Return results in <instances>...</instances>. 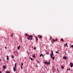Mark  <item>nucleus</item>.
I'll use <instances>...</instances> for the list:
<instances>
[{"label": "nucleus", "mask_w": 73, "mask_h": 73, "mask_svg": "<svg viewBox=\"0 0 73 73\" xmlns=\"http://www.w3.org/2000/svg\"><path fill=\"white\" fill-rule=\"evenodd\" d=\"M32 37H33V36L32 35L30 36H28L27 37V38L28 40H32L33 38H32Z\"/></svg>", "instance_id": "obj_1"}, {"label": "nucleus", "mask_w": 73, "mask_h": 73, "mask_svg": "<svg viewBox=\"0 0 73 73\" xmlns=\"http://www.w3.org/2000/svg\"><path fill=\"white\" fill-rule=\"evenodd\" d=\"M38 37H39L40 38H42V36L41 35H38Z\"/></svg>", "instance_id": "obj_2"}, {"label": "nucleus", "mask_w": 73, "mask_h": 73, "mask_svg": "<svg viewBox=\"0 0 73 73\" xmlns=\"http://www.w3.org/2000/svg\"><path fill=\"white\" fill-rule=\"evenodd\" d=\"M73 63H70V67H73Z\"/></svg>", "instance_id": "obj_3"}, {"label": "nucleus", "mask_w": 73, "mask_h": 73, "mask_svg": "<svg viewBox=\"0 0 73 73\" xmlns=\"http://www.w3.org/2000/svg\"><path fill=\"white\" fill-rule=\"evenodd\" d=\"M53 54H50L51 58H52V56H53Z\"/></svg>", "instance_id": "obj_4"}, {"label": "nucleus", "mask_w": 73, "mask_h": 73, "mask_svg": "<svg viewBox=\"0 0 73 73\" xmlns=\"http://www.w3.org/2000/svg\"><path fill=\"white\" fill-rule=\"evenodd\" d=\"M13 70L14 72H16V68L13 67Z\"/></svg>", "instance_id": "obj_5"}, {"label": "nucleus", "mask_w": 73, "mask_h": 73, "mask_svg": "<svg viewBox=\"0 0 73 73\" xmlns=\"http://www.w3.org/2000/svg\"><path fill=\"white\" fill-rule=\"evenodd\" d=\"M35 37L36 38V41L37 42V41H38V37L37 36H36Z\"/></svg>", "instance_id": "obj_6"}, {"label": "nucleus", "mask_w": 73, "mask_h": 73, "mask_svg": "<svg viewBox=\"0 0 73 73\" xmlns=\"http://www.w3.org/2000/svg\"><path fill=\"white\" fill-rule=\"evenodd\" d=\"M44 64H47V65H48V62H44Z\"/></svg>", "instance_id": "obj_7"}, {"label": "nucleus", "mask_w": 73, "mask_h": 73, "mask_svg": "<svg viewBox=\"0 0 73 73\" xmlns=\"http://www.w3.org/2000/svg\"><path fill=\"white\" fill-rule=\"evenodd\" d=\"M63 58L64 59H65V60H66V59H67V58H66V56H64V57H63Z\"/></svg>", "instance_id": "obj_8"}, {"label": "nucleus", "mask_w": 73, "mask_h": 73, "mask_svg": "<svg viewBox=\"0 0 73 73\" xmlns=\"http://www.w3.org/2000/svg\"><path fill=\"white\" fill-rule=\"evenodd\" d=\"M15 68H16V67H17V64L16 63H15Z\"/></svg>", "instance_id": "obj_9"}, {"label": "nucleus", "mask_w": 73, "mask_h": 73, "mask_svg": "<svg viewBox=\"0 0 73 73\" xmlns=\"http://www.w3.org/2000/svg\"><path fill=\"white\" fill-rule=\"evenodd\" d=\"M3 68H4V69H6V67H5V66H3Z\"/></svg>", "instance_id": "obj_10"}, {"label": "nucleus", "mask_w": 73, "mask_h": 73, "mask_svg": "<svg viewBox=\"0 0 73 73\" xmlns=\"http://www.w3.org/2000/svg\"><path fill=\"white\" fill-rule=\"evenodd\" d=\"M52 43H53L54 42V39H52Z\"/></svg>", "instance_id": "obj_11"}, {"label": "nucleus", "mask_w": 73, "mask_h": 73, "mask_svg": "<svg viewBox=\"0 0 73 73\" xmlns=\"http://www.w3.org/2000/svg\"><path fill=\"white\" fill-rule=\"evenodd\" d=\"M7 60H8V59H9V57L8 56H7Z\"/></svg>", "instance_id": "obj_12"}, {"label": "nucleus", "mask_w": 73, "mask_h": 73, "mask_svg": "<svg viewBox=\"0 0 73 73\" xmlns=\"http://www.w3.org/2000/svg\"><path fill=\"white\" fill-rule=\"evenodd\" d=\"M20 46H19L17 47V49H20Z\"/></svg>", "instance_id": "obj_13"}, {"label": "nucleus", "mask_w": 73, "mask_h": 73, "mask_svg": "<svg viewBox=\"0 0 73 73\" xmlns=\"http://www.w3.org/2000/svg\"><path fill=\"white\" fill-rule=\"evenodd\" d=\"M54 41H57V39L56 38V39H54Z\"/></svg>", "instance_id": "obj_14"}, {"label": "nucleus", "mask_w": 73, "mask_h": 73, "mask_svg": "<svg viewBox=\"0 0 73 73\" xmlns=\"http://www.w3.org/2000/svg\"><path fill=\"white\" fill-rule=\"evenodd\" d=\"M51 58H52V59L53 60L54 59V57H52Z\"/></svg>", "instance_id": "obj_15"}, {"label": "nucleus", "mask_w": 73, "mask_h": 73, "mask_svg": "<svg viewBox=\"0 0 73 73\" xmlns=\"http://www.w3.org/2000/svg\"><path fill=\"white\" fill-rule=\"evenodd\" d=\"M61 40L62 41H64V40L62 38H61Z\"/></svg>", "instance_id": "obj_16"}, {"label": "nucleus", "mask_w": 73, "mask_h": 73, "mask_svg": "<svg viewBox=\"0 0 73 73\" xmlns=\"http://www.w3.org/2000/svg\"><path fill=\"white\" fill-rule=\"evenodd\" d=\"M33 58H36V56L35 55H33Z\"/></svg>", "instance_id": "obj_17"}, {"label": "nucleus", "mask_w": 73, "mask_h": 73, "mask_svg": "<svg viewBox=\"0 0 73 73\" xmlns=\"http://www.w3.org/2000/svg\"><path fill=\"white\" fill-rule=\"evenodd\" d=\"M6 73H10V72H9V71H6Z\"/></svg>", "instance_id": "obj_18"}, {"label": "nucleus", "mask_w": 73, "mask_h": 73, "mask_svg": "<svg viewBox=\"0 0 73 73\" xmlns=\"http://www.w3.org/2000/svg\"><path fill=\"white\" fill-rule=\"evenodd\" d=\"M30 59L31 61H33V58H32L30 57Z\"/></svg>", "instance_id": "obj_19"}, {"label": "nucleus", "mask_w": 73, "mask_h": 73, "mask_svg": "<svg viewBox=\"0 0 73 73\" xmlns=\"http://www.w3.org/2000/svg\"><path fill=\"white\" fill-rule=\"evenodd\" d=\"M26 35L27 36H29V35H28V34H26Z\"/></svg>", "instance_id": "obj_20"}, {"label": "nucleus", "mask_w": 73, "mask_h": 73, "mask_svg": "<svg viewBox=\"0 0 73 73\" xmlns=\"http://www.w3.org/2000/svg\"><path fill=\"white\" fill-rule=\"evenodd\" d=\"M61 67L62 69H64V66H61Z\"/></svg>", "instance_id": "obj_21"}, {"label": "nucleus", "mask_w": 73, "mask_h": 73, "mask_svg": "<svg viewBox=\"0 0 73 73\" xmlns=\"http://www.w3.org/2000/svg\"><path fill=\"white\" fill-rule=\"evenodd\" d=\"M11 57L12 58H14V56H13V55L11 56Z\"/></svg>", "instance_id": "obj_22"}, {"label": "nucleus", "mask_w": 73, "mask_h": 73, "mask_svg": "<svg viewBox=\"0 0 73 73\" xmlns=\"http://www.w3.org/2000/svg\"><path fill=\"white\" fill-rule=\"evenodd\" d=\"M42 54H40V57H41V56H42Z\"/></svg>", "instance_id": "obj_23"}, {"label": "nucleus", "mask_w": 73, "mask_h": 73, "mask_svg": "<svg viewBox=\"0 0 73 73\" xmlns=\"http://www.w3.org/2000/svg\"><path fill=\"white\" fill-rule=\"evenodd\" d=\"M22 66H23V63H22L21 64Z\"/></svg>", "instance_id": "obj_24"}, {"label": "nucleus", "mask_w": 73, "mask_h": 73, "mask_svg": "<svg viewBox=\"0 0 73 73\" xmlns=\"http://www.w3.org/2000/svg\"><path fill=\"white\" fill-rule=\"evenodd\" d=\"M67 46H68V45H67V43H66V44H65Z\"/></svg>", "instance_id": "obj_25"}, {"label": "nucleus", "mask_w": 73, "mask_h": 73, "mask_svg": "<svg viewBox=\"0 0 73 73\" xmlns=\"http://www.w3.org/2000/svg\"><path fill=\"white\" fill-rule=\"evenodd\" d=\"M46 53L47 54H49V52H46Z\"/></svg>", "instance_id": "obj_26"}, {"label": "nucleus", "mask_w": 73, "mask_h": 73, "mask_svg": "<svg viewBox=\"0 0 73 73\" xmlns=\"http://www.w3.org/2000/svg\"><path fill=\"white\" fill-rule=\"evenodd\" d=\"M48 64H49V65H50V61H49Z\"/></svg>", "instance_id": "obj_27"}, {"label": "nucleus", "mask_w": 73, "mask_h": 73, "mask_svg": "<svg viewBox=\"0 0 73 73\" xmlns=\"http://www.w3.org/2000/svg\"><path fill=\"white\" fill-rule=\"evenodd\" d=\"M51 53H52V54H53V51H51Z\"/></svg>", "instance_id": "obj_28"}, {"label": "nucleus", "mask_w": 73, "mask_h": 73, "mask_svg": "<svg viewBox=\"0 0 73 73\" xmlns=\"http://www.w3.org/2000/svg\"><path fill=\"white\" fill-rule=\"evenodd\" d=\"M36 47H34V49H35H35H36Z\"/></svg>", "instance_id": "obj_29"}, {"label": "nucleus", "mask_w": 73, "mask_h": 73, "mask_svg": "<svg viewBox=\"0 0 73 73\" xmlns=\"http://www.w3.org/2000/svg\"><path fill=\"white\" fill-rule=\"evenodd\" d=\"M12 36H13V34H12V35H11V37H12Z\"/></svg>", "instance_id": "obj_30"}, {"label": "nucleus", "mask_w": 73, "mask_h": 73, "mask_svg": "<svg viewBox=\"0 0 73 73\" xmlns=\"http://www.w3.org/2000/svg\"><path fill=\"white\" fill-rule=\"evenodd\" d=\"M71 47H72V48H73V45H72L71 46Z\"/></svg>", "instance_id": "obj_31"}, {"label": "nucleus", "mask_w": 73, "mask_h": 73, "mask_svg": "<svg viewBox=\"0 0 73 73\" xmlns=\"http://www.w3.org/2000/svg\"><path fill=\"white\" fill-rule=\"evenodd\" d=\"M56 53H58V51H56Z\"/></svg>", "instance_id": "obj_32"}, {"label": "nucleus", "mask_w": 73, "mask_h": 73, "mask_svg": "<svg viewBox=\"0 0 73 73\" xmlns=\"http://www.w3.org/2000/svg\"><path fill=\"white\" fill-rule=\"evenodd\" d=\"M21 69H23V67H22V66H21Z\"/></svg>", "instance_id": "obj_33"}, {"label": "nucleus", "mask_w": 73, "mask_h": 73, "mask_svg": "<svg viewBox=\"0 0 73 73\" xmlns=\"http://www.w3.org/2000/svg\"><path fill=\"white\" fill-rule=\"evenodd\" d=\"M67 70H70V69H67Z\"/></svg>", "instance_id": "obj_34"}, {"label": "nucleus", "mask_w": 73, "mask_h": 73, "mask_svg": "<svg viewBox=\"0 0 73 73\" xmlns=\"http://www.w3.org/2000/svg\"><path fill=\"white\" fill-rule=\"evenodd\" d=\"M50 38L51 40H52V36L50 37Z\"/></svg>", "instance_id": "obj_35"}, {"label": "nucleus", "mask_w": 73, "mask_h": 73, "mask_svg": "<svg viewBox=\"0 0 73 73\" xmlns=\"http://www.w3.org/2000/svg\"><path fill=\"white\" fill-rule=\"evenodd\" d=\"M7 47H5V48L7 49Z\"/></svg>", "instance_id": "obj_36"}, {"label": "nucleus", "mask_w": 73, "mask_h": 73, "mask_svg": "<svg viewBox=\"0 0 73 73\" xmlns=\"http://www.w3.org/2000/svg\"><path fill=\"white\" fill-rule=\"evenodd\" d=\"M38 63H39V62H38Z\"/></svg>", "instance_id": "obj_37"}, {"label": "nucleus", "mask_w": 73, "mask_h": 73, "mask_svg": "<svg viewBox=\"0 0 73 73\" xmlns=\"http://www.w3.org/2000/svg\"><path fill=\"white\" fill-rule=\"evenodd\" d=\"M1 73V71H0V73Z\"/></svg>", "instance_id": "obj_38"}, {"label": "nucleus", "mask_w": 73, "mask_h": 73, "mask_svg": "<svg viewBox=\"0 0 73 73\" xmlns=\"http://www.w3.org/2000/svg\"><path fill=\"white\" fill-rule=\"evenodd\" d=\"M1 61V60L0 59V61Z\"/></svg>", "instance_id": "obj_39"}]
</instances>
